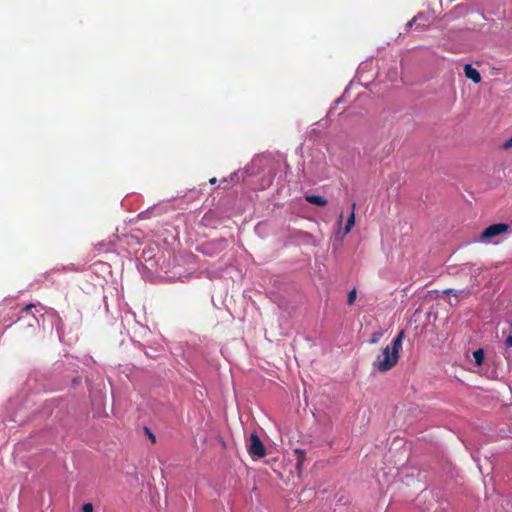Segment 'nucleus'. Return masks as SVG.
<instances>
[{
  "label": "nucleus",
  "mask_w": 512,
  "mask_h": 512,
  "mask_svg": "<svg viewBox=\"0 0 512 512\" xmlns=\"http://www.w3.org/2000/svg\"><path fill=\"white\" fill-rule=\"evenodd\" d=\"M416 21V17H414L412 20H410L408 23H407V27L410 28L412 27V25L414 24V22Z\"/></svg>",
  "instance_id": "17"
},
{
  "label": "nucleus",
  "mask_w": 512,
  "mask_h": 512,
  "mask_svg": "<svg viewBox=\"0 0 512 512\" xmlns=\"http://www.w3.org/2000/svg\"><path fill=\"white\" fill-rule=\"evenodd\" d=\"M83 512H93V505L91 503H86L82 506Z\"/></svg>",
  "instance_id": "15"
},
{
  "label": "nucleus",
  "mask_w": 512,
  "mask_h": 512,
  "mask_svg": "<svg viewBox=\"0 0 512 512\" xmlns=\"http://www.w3.org/2000/svg\"><path fill=\"white\" fill-rule=\"evenodd\" d=\"M145 433L148 435L149 439L152 441V443H156V437L155 435L150 431L149 428H145Z\"/></svg>",
  "instance_id": "14"
},
{
  "label": "nucleus",
  "mask_w": 512,
  "mask_h": 512,
  "mask_svg": "<svg viewBox=\"0 0 512 512\" xmlns=\"http://www.w3.org/2000/svg\"><path fill=\"white\" fill-rule=\"evenodd\" d=\"M404 335V330H401L393 339L391 346L388 345L383 348L382 353L377 356L373 366L379 372H387L396 366Z\"/></svg>",
  "instance_id": "1"
},
{
  "label": "nucleus",
  "mask_w": 512,
  "mask_h": 512,
  "mask_svg": "<svg viewBox=\"0 0 512 512\" xmlns=\"http://www.w3.org/2000/svg\"><path fill=\"white\" fill-rule=\"evenodd\" d=\"M306 201L319 207H323L327 204V200L320 195H307Z\"/></svg>",
  "instance_id": "6"
},
{
  "label": "nucleus",
  "mask_w": 512,
  "mask_h": 512,
  "mask_svg": "<svg viewBox=\"0 0 512 512\" xmlns=\"http://www.w3.org/2000/svg\"><path fill=\"white\" fill-rule=\"evenodd\" d=\"M247 449L253 458H263L266 455L265 446L256 433L250 435Z\"/></svg>",
  "instance_id": "2"
},
{
  "label": "nucleus",
  "mask_w": 512,
  "mask_h": 512,
  "mask_svg": "<svg viewBox=\"0 0 512 512\" xmlns=\"http://www.w3.org/2000/svg\"><path fill=\"white\" fill-rule=\"evenodd\" d=\"M445 294H453L457 301L467 299L471 295V291L469 289H461V290H453L447 289L444 291Z\"/></svg>",
  "instance_id": "5"
},
{
  "label": "nucleus",
  "mask_w": 512,
  "mask_h": 512,
  "mask_svg": "<svg viewBox=\"0 0 512 512\" xmlns=\"http://www.w3.org/2000/svg\"><path fill=\"white\" fill-rule=\"evenodd\" d=\"M33 308H35V304L30 303V304L26 305L21 310V315L19 317V320L23 319L25 314H30Z\"/></svg>",
  "instance_id": "9"
},
{
  "label": "nucleus",
  "mask_w": 512,
  "mask_h": 512,
  "mask_svg": "<svg viewBox=\"0 0 512 512\" xmlns=\"http://www.w3.org/2000/svg\"><path fill=\"white\" fill-rule=\"evenodd\" d=\"M510 226L505 223L492 224L484 229L481 233L480 239L483 241L490 240L496 236L506 233Z\"/></svg>",
  "instance_id": "3"
},
{
  "label": "nucleus",
  "mask_w": 512,
  "mask_h": 512,
  "mask_svg": "<svg viewBox=\"0 0 512 512\" xmlns=\"http://www.w3.org/2000/svg\"><path fill=\"white\" fill-rule=\"evenodd\" d=\"M505 345L507 348L512 347V322L510 323V331L508 333L507 338L505 339Z\"/></svg>",
  "instance_id": "12"
},
{
  "label": "nucleus",
  "mask_w": 512,
  "mask_h": 512,
  "mask_svg": "<svg viewBox=\"0 0 512 512\" xmlns=\"http://www.w3.org/2000/svg\"><path fill=\"white\" fill-rule=\"evenodd\" d=\"M37 323H38L37 318L34 315H31V319H30L28 325L30 327L34 328Z\"/></svg>",
  "instance_id": "16"
},
{
  "label": "nucleus",
  "mask_w": 512,
  "mask_h": 512,
  "mask_svg": "<svg viewBox=\"0 0 512 512\" xmlns=\"http://www.w3.org/2000/svg\"><path fill=\"white\" fill-rule=\"evenodd\" d=\"M297 452H298V453H300L301 455H303V454H304V452H303V451H300V450H297Z\"/></svg>",
  "instance_id": "20"
},
{
  "label": "nucleus",
  "mask_w": 512,
  "mask_h": 512,
  "mask_svg": "<svg viewBox=\"0 0 512 512\" xmlns=\"http://www.w3.org/2000/svg\"><path fill=\"white\" fill-rule=\"evenodd\" d=\"M512 148V137L509 138L508 140H506L502 146H501V149L502 150H509Z\"/></svg>",
  "instance_id": "13"
},
{
  "label": "nucleus",
  "mask_w": 512,
  "mask_h": 512,
  "mask_svg": "<svg viewBox=\"0 0 512 512\" xmlns=\"http://www.w3.org/2000/svg\"><path fill=\"white\" fill-rule=\"evenodd\" d=\"M96 255H97L96 253H92V254L89 256V259H92V258L96 257Z\"/></svg>",
  "instance_id": "19"
},
{
  "label": "nucleus",
  "mask_w": 512,
  "mask_h": 512,
  "mask_svg": "<svg viewBox=\"0 0 512 512\" xmlns=\"http://www.w3.org/2000/svg\"><path fill=\"white\" fill-rule=\"evenodd\" d=\"M473 357L477 366H481L484 361V350L478 349L473 352Z\"/></svg>",
  "instance_id": "8"
},
{
  "label": "nucleus",
  "mask_w": 512,
  "mask_h": 512,
  "mask_svg": "<svg viewBox=\"0 0 512 512\" xmlns=\"http://www.w3.org/2000/svg\"><path fill=\"white\" fill-rule=\"evenodd\" d=\"M381 337H382V332H374L371 335L369 342L371 344H377L380 341Z\"/></svg>",
  "instance_id": "11"
},
{
  "label": "nucleus",
  "mask_w": 512,
  "mask_h": 512,
  "mask_svg": "<svg viewBox=\"0 0 512 512\" xmlns=\"http://www.w3.org/2000/svg\"><path fill=\"white\" fill-rule=\"evenodd\" d=\"M355 206H356L355 203H353L352 204V212H351L349 218L347 219V223H346V226L344 228V233L345 234H348L351 231V229L354 226V224H355V213H354Z\"/></svg>",
  "instance_id": "7"
},
{
  "label": "nucleus",
  "mask_w": 512,
  "mask_h": 512,
  "mask_svg": "<svg viewBox=\"0 0 512 512\" xmlns=\"http://www.w3.org/2000/svg\"><path fill=\"white\" fill-rule=\"evenodd\" d=\"M209 182H210V184H212V185H213V184H215V183L217 182V179H216L215 177H213V178H211V179L209 180Z\"/></svg>",
  "instance_id": "18"
},
{
  "label": "nucleus",
  "mask_w": 512,
  "mask_h": 512,
  "mask_svg": "<svg viewBox=\"0 0 512 512\" xmlns=\"http://www.w3.org/2000/svg\"><path fill=\"white\" fill-rule=\"evenodd\" d=\"M464 74L468 79L472 80L476 84L481 81L480 73L478 72L477 69L472 67L471 64H466L464 66Z\"/></svg>",
  "instance_id": "4"
},
{
  "label": "nucleus",
  "mask_w": 512,
  "mask_h": 512,
  "mask_svg": "<svg viewBox=\"0 0 512 512\" xmlns=\"http://www.w3.org/2000/svg\"><path fill=\"white\" fill-rule=\"evenodd\" d=\"M356 296H357L356 289H352V290L348 293V297H347V303H348V305H353V304L355 303Z\"/></svg>",
  "instance_id": "10"
}]
</instances>
